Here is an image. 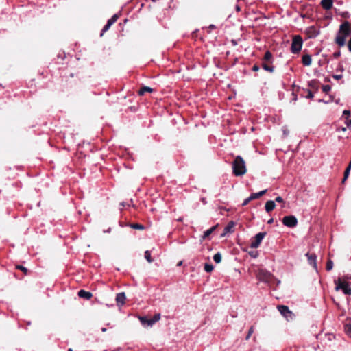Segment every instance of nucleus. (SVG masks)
I'll use <instances>...</instances> for the list:
<instances>
[{
    "instance_id": "f257e3e1",
    "label": "nucleus",
    "mask_w": 351,
    "mask_h": 351,
    "mask_svg": "<svg viewBox=\"0 0 351 351\" xmlns=\"http://www.w3.org/2000/svg\"><path fill=\"white\" fill-rule=\"evenodd\" d=\"M351 34V27L350 23L347 21H344L339 27V29L335 38L336 43L343 47L346 44V38Z\"/></svg>"
},
{
    "instance_id": "f03ea898",
    "label": "nucleus",
    "mask_w": 351,
    "mask_h": 351,
    "mask_svg": "<svg viewBox=\"0 0 351 351\" xmlns=\"http://www.w3.org/2000/svg\"><path fill=\"white\" fill-rule=\"evenodd\" d=\"M247 171L245 162L241 156H237L232 162V173L235 176H242Z\"/></svg>"
},
{
    "instance_id": "7ed1b4c3",
    "label": "nucleus",
    "mask_w": 351,
    "mask_h": 351,
    "mask_svg": "<svg viewBox=\"0 0 351 351\" xmlns=\"http://www.w3.org/2000/svg\"><path fill=\"white\" fill-rule=\"evenodd\" d=\"M303 45V40L300 36H293L291 45V51L293 53H298L300 51Z\"/></svg>"
},
{
    "instance_id": "20e7f679",
    "label": "nucleus",
    "mask_w": 351,
    "mask_h": 351,
    "mask_svg": "<svg viewBox=\"0 0 351 351\" xmlns=\"http://www.w3.org/2000/svg\"><path fill=\"white\" fill-rule=\"evenodd\" d=\"M139 319L143 325H147L148 326H152L156 322L160 320V314L156 313L151 319H147L146 317H141Z\"/></svg>"
},
{
    "instance_id": "39448f33",
    "label": "nucleus",
    "mask_w": 351,
    "mask_h": 351,
    "mask_svg": "<svg viewBox=\"0 0 351 351\" xmlns=\"http://www.w3.org/2000/svg\"><path fill=\"white\" fill-rule=\"evenodd\" d=\"M282 221L283 225L289 228H294L298 224V219L294 215L285 216Z\"/></svg>"
},
{
    "instance_id": "423d86ee",
    "label": "nucleus",
    "mask_w": 351,
    "mask_h": 351,
    "mask_svg": "<svg viewBox=\"0 0 351 351\" xmlns=\"http://www.w3.org/2000/svg\"><path fill=\"white\" fill-rule=\"evenodd\" d=\"M265 235V232H258V234H256L251 241L250 247L257 248L260 245L261 243L262 242Z\"/></svg>"
},
{
    "instance_id": "0eeeda50",
    "label": "nucleus",
    "mask_w": 351,
    "mask_h": 351,
    "mask_svg": "<svg viewBox=\"0 0 351 351\" xmlns=\"http://www.w3.org/2000/svg\"><path fill=\"white\" fill-rule=\"evenodd\" d=\"M256 276L258 280L265 283L269 282L271 277V273L263 269H258Z\"/></svg>"
},
{
    "instance_id": "6e6552de",
    "label": "nucleus",
    "mask_w": 351,
    "mask_h": 351,
    "mask_svg": "<svg viewBox=\"0 0 351 351\" xmlns=\"http://www.w3.org/2000/svg\"><path fill=\"white\" fill-rule=\"evenodd\" d=\"M278 310L280 313V314L286 318L287 320H290L293 319V314L289 310V307L285 305H278L277 306Z\"/></svg>"
},
{
    "instance_id": "1a4fd4ad",
    "label": "nucleus",
    "mask_w": 351,
    "mask_h": 351,
    "mask_svg": "<svg viewBox=\"0 0 351 351\" xmlns=\"http://www.w3.org/2000/svg\"><path fill=\"white\" fill-rule=\"evenodd\" d=\"M267 192V189H265L263 191H259L258 193H252L247 198H246L243 204H242V206H246L247 204H249V202L252 200H254V199H258L259 197H261V196H263V195H265Z\"/></svg>"
},
{
    "instance_id": "9d476101",
    "label": "nucleus",
    "mask_w": 351,
    "mask_h": 351,
    "mask_svg": "<svg viewBox=\"0 0 351 351\" xmlns=\"http://www.w3.org/2000/svg\"><path fill=\"white\" fill-rule=\"evenodd\" d=\"M305 32L309 38H315L320 34L319 29L314 25L307 27Z\"/></svg>"
},
{
    "instance_id": "9b49d317",
    "label": "nucleus",
    "mask_w": 351,
    "mask_h": 351,
    "mask_svg": "<svg viewBox=\"0 0 351 351\" xmlns=\"http://www.w3.org/2000/svg\"><path fill=\"white\" fill-rule=\"evenodd\" d=\"M118 18H119V16L117 14H115L110 19L108 20L106 24L104 26V27L101 30V36H102L105 32H106L107 30L109 29V28L111 27V25H113L117 21Z\"/></svg>"
},
{
    "instance_id": "f8f14e48",
    "label": "nucleus",
    "mask_w": 351,
    "mask_h": 351,
    "mask_svg": "<svg viewBox=\"0 0 351 351\" xmlns=\"http://www.w3.org/2000/svg\"><path fill=\"white\" fill-rule=\"evenodd\" d=\"M305 256L308 258V263L314 269H317V256L315 254H310L307 252Z\"/></svg>"
},
{
    "instance_id": "ddd939ff",
    "label": "nucleus",
    "mask_w": 351,
    "mask_h": 351,
    "mask_svg": "<svg viewBox=\"0 0 351 351\" xmlns=\"http://www.w3.org/2000/svg\"><path fill=\"white\" fill-rule=\"evenodd\" d=\"M235 223L234 221H230L223 229V232L221 234V237H224L226 234L233 232V228Z\"/></svg>"
},
{
    "instance_id": "4468645a",
    "label": "nucleus",
    "mask_w": 351,
    "mask_h": 351,
    "mask_svg": "<svg viewBox=\"0 0 351 351\" xmlns=\"http://www.w3.org/2000/svg\"><path fill=\"white\" fill-rule=\"evenodd\" d=\"M320 4L324 10H328L332 8L333 0H322Z\"/></svg>"
},
{
    "instance_id": "2eb2a0df",
    "label": "nucleus",
    "mask_w": 351,
    "mask_h": 351,
    "mask_svg": "<svg viewBox=\"0 0 351 351\" xmlns=\"http://www.w3.org/2000/svg\"><path fill=\"white\" fill-rule=\"evenodd\" d=\"M347 281L343 278H339L337 280H335L334 283L335 285V290L339 291L343 288V286Z\"/></svg>"
},
{
    "instance_id": "dca6fc26",
    "label": "nucleus",
    "mask_w": 351,
    "mask_h": 351,
    "mask_svg": "<svg viewBox=\"0 0 351 351\" xmlns=\"http://www.w3.org/2000/svg\"><path fill=\"white\" fill-rule=\"evenodd\" d=\"M78 296L81 298H85L86 300H90L92 298L93 294L89 291H86L85 290L81 289L78 291Z\"/></svg>"
},
{
    "instance_id": "f3484780",
    "label": "nucleus",
    "mask_w": 351,
    "mask_h": 351,
    "mask_svg": "<svg viewBox=\"0 0 351 351\" xmlns=\"http://www.w3.org/2000/svg\"><path fill=\"white\" fill-rule=\"evenodd\" d=\"M126 297L124 292L119 293L116 296V301L118 304L123 305L125 303Z\"/></svg>"
},
{
    "instance_id": "a211bd4d",
    "label": "nucleus",
    "mask_w": 351,
    "mask_h": 351,
    "mask_svg": "<svg viewBox=\"0 0 351 351\" xmlns=\"http://www.w3.org/2000/svg\"><path fill=\"white\" fill-rule=\"evenodd\" d=\"M275 206H276L275 202L273 200H269L265 203V210L267 213H269L275 208Z\"/></svg>"
},
{
    "instance_id": "6ab92c4d",
    "label": "nucleus",
    "mask_w": 351,
    "mask_h": 351,
    "mask_svg": "<svg viewBox=\"0 0 351 351\" xmlns=\"http://www.w3.org/2000/svg\"><path fill=\"white\" fill-rule=\"evenodd\" d=\"M312 62L311 56L308 54L304 55L302 58V62L304 66L311 65Z\"/></svg>"
},
{
    "instance_id": "aec40b11",
    "label": "nucleus",
    "mask_w": 351,
    "mask_h": 351,
    "mask_svg": "<svg viewBox=\"0 0 351 351\" xmlns=\"http://www.w3.org/2000/svg\"><path fill=\"white\" fill-rule=\"evenodd\" d=\"M217 226V225L211 227L210 228H209L208 230H206L204 232V234L202 235V239L203 240H204L207 237H208L215 231V230L216 229Z\"/></svg>"
},
{
    "instance_id": "412c9836",
    "label": "nucleus",
    "mask_w": 351,
    "mask_h": 351,
    "mask_svg": "<svg viewBox=\"0 0 351 351\" xmlns=\"http://www.w3.org/2000/svg\"><path fill=\"white\" fill-rule=\"evenodd\" d=\"M154 89L149 86H143L138 90L139 95H143L145 93H152Z\"/></svg>"
},
{
    "instance_id": "4be33fe9",
    "label": "nucleus",
    "mask_w": 351,
    "mask_h": 351,
    "mask_svg": "<svg viewBox=\"0 0 351 351\" xmlns=\"http://www.w3.org/2000/svg\"><path fill=\"white\" fill-rule=\"evenodd\" d=\"M348 282H346L341 289L344 294L350 295H351V287H349Z\"/></svg>"
},
{
    "instance_id": "5701e85b",
    "label": "nucleus",
    "mask_w": 351,
    "mask_h": 351,
    "mask_svg": "<svg viewBox=\"0 0 351 351\" xmlns=\"http://www.w3.org/2000/svg\"><path fill=\"white\" fill-rule=\"evenodd\" d=\"M351 170V161L350 162L348 166L346 167L345 171H344V177L343 178L342 182L344 183L345 181L347 180V178L349 176L350 172Z\"/></svg>"
},
{
    "instance_id": "b1692460",
    "label": "nucleus",
    "mask_w": 351,
    "mask_h": 351,
    "mask_svg": "<svg viewBox=\"0 0 351 351\" xmlns=\"http://www.w3.org/2000/svg\"><path fill=\"white\" fill-rule=\"evenodd\" d=\"M262 68L266 71H269L270 73H273L274 71V66H269L267 64L263 62L262 63Z\"/></svg>"
},
{
    "instance_id": "393cba45",
    "label": "nucleus",
    "mask_w": 351,
    "mask_h": 351,
    "mask_svg": "<svg viewBox=\"0 0 351 351\" xmlns=\"http://www.w3.org/2000/svg\"><path fill=\"white\" fill-rule=\"evenodd\" d=\"M263 60L265 61L271 62V60H272V54L269 51H267L265 53Z\"/></svg>"
},
{
    "instance_id": "a878e982",
    "label": "nucleus",
    "mask_w": 351,
    "mask_h": 351,
    "mask_svg": "<svg viewBox=\"0 0 351 351\" xmlns=\"http://www.w3.org/2000/svg\"><path fill=\"white\" fill-rule=\"evenodd\" d=\"M213 260L216 263H219L221 261V254L219 252L216 253L213 256Z\"/></svg>"
},
{
    "instance_id": "bb28decb",
    "label": "nucleus",
    "mask_w": 351,
    "mask_h": 351,
    "mask_svg": "<svg viewBox=\"0 0 351 351\" xmlns=\"http://www.w3.org/2000/svg\"><path fill=\"white\" fill-rule=\"evenodd\" d=\"M213 269H214V267L211 264L206 263L204 265V271H206L207 273L211 272L213 270Z\"/></svg>"
},
{
    "instance_id": "cd10ccee",
    "label": "nucleus",
    "mask_w": 351,
    "mask_h": 351,
    "mask_svg": "<svg viewBox=\"0 0 351 351\" xmlns=\"http://www.w3.org/2000/svg\"><path fill=\"white\" fill-rule=\"evenodd\" d=\"M145 258L149 262L152 263L153 261V259L151 257V253L149 250H146L145 252Z\"/></svg>"
},
{
    "instance_id": "c85d7f7f",
    "label": "nucleus",
    "mask_w": 351,
    "mask_h": 351,
    "mask_svg": "<svg viewBox=\"0 0 351 351\" xmlns=\"http://www.w3.org/2000/svg\"><path fill=\"white\" fill-rule=\"evenodd\" d=\"M333 268V262L332 260H328L326 263V269L327 271H330Z\"/></svg>"
},
{
    "instance_id": "c756f323",
    "label": "nucleus",
    "mask_w": 351,
    "mask_h": 351,
    "mask_svg": "<svg viewBox=\"0 0 351 351\" xmlns=\"http://www.w3.org/2000/svg\"><path fill=\"white\" fill-rule=\"evenodd\" d=\"M131 227L136 230H143L145 228L140 223H134L131 225Z\"/></svg>"
},
{
    "instance_id": "7c9ffc66",
    "label": "nucleus",
    "mask_w": 351,
    "mask_h": 351,
    "mask_svg": "<svg viewBox=\"0 0 351 351\" xmlns=\"http://www.w3.org/2000/svg\"><path fill=\"white\" fill-rule=\"evenodd\" d=\"M16 269L22 271L25 275L27 274V269L23 265H18L16 266Z\"/></svg>"
},
{
    "instance_id": "2f4dec72",
    "label": "nucleus",
    "mask_w": 351,
    "mask_h": 351,
    "mask_svg": "<svg viewBox=\"0 0 351 351\" xmlns=\"http://www.w3.org/2000/svg\"><path fill=\"white\" fill-rule=\"evenodd\" d=\"M253 332H254V326H251L249 329L247 335H246L245 339L248 340L250 338V337Z\"/></svg>"
},
{
    "instance_id": "473e14b6",
    "label": "nucleus",
    "mask_w": 351,
    "mask_h": 351,
    "mask_svg": "<svg viewBox=\"0 0 351 351\" xmlns=\"http://www.w3.org/2000/svg\"><path fill=\"white\" fill-rule=\"evenodd\" d=\"M331 90V87L330 85H324L322 86V91L324 93H327L328 92H329L330 90Z\"/></svg>"
},
{
    "instance_id": "72a5a7b5",
    "label": "nucleus",
    "mask_w": 351,
    "mask_h": 351,
    "mask_svg": "<svg viewBox=\"0 0 351 351\" xmlns=\"http://www.w3.org/2000/svg\"><path fill=\"white\" fill-rule=\"evenodd\" d=\"M346 332L348 335V336L351 337V325H347L346 326Z\"/></svg>"
},
{
    "instance_id": "f704fd0d",
    "label": "nucleus",
    "mask_w": 351,
    "mask_h": 351,
    "mask_svg": "<svg viewBox=\"0 0 351 351\" xmlns=\"http://www.w3.org/2000/svg\"><path fill=\"white\" fill-rule=\"evenodd\" d=\"M313 97H314V95H313V92L310 90H308V95L306 96V97L308 99H313Z\"/></svg>"
},
{
    "instance_id": "c9c22d12",
    "label": "nucleus",
    "mask_w": 351,
    "mask_h": 351,
    "mask_svg": "<svg viewBox=\"0 0 351 351\" xmlns=\"http://www.w3.org/2000/svg\"><path fill=\"white\" fill-rule=\"evenodd\" d=\"M274 202H278V203H283L284 202V200L283 199L280 197V196H278L276 199H275V201Z\"/></svg>"
},
{
    "instance_id": "e433bc0d",
    "label": "nucleus",
    "mask_w": 351,
    "mask_h": 351,
    "mask_svg": "<svg viewBox=\"0 0 351 351\" xmlns=\"http://www.w3.org/2000/svg\"><path fill=\"white\" fill-rule=\"evenodd\" d=\"M345 123L348 127L351 126V119H348V117H346Z\"/></svg>"
},
{
    "instance_id": "4c0bfd02",
    "label": "nucleus",
    "mask_w": 351,
    "mask_h": 351,
    "mask_svg": "<svg viewBox=\"0 0 351 351\" xmlns=\"http://www.w3.org/2000/svg\"><path fill=\"white\" fill-rule=\"evenodd\" d=\"M252 71H258L259 70V66L256 64H254L253 66H252Z\"/></svg>"
},
{
    "instance_id": "58836bf2",
    "label": "nucleus",
    "mask_w": 351,
    "mask_h": 351,
    "mask_svg": "<svg viewBox=\"0 0 351 351\" xmlns=\"http://www.w3.org/2000/svg\"><path fill=\"white\" fill-rule=\"evenodd\" d=\"M348 47L349 51L351 52V38H350L348 43Z\"/></svg>"
},
{
    "instance_id": "ea45409f",
    "label": "nucleus",
    "mask_w": 351,
    "mask_h": 351,
    "mask_svg": "<svg viewBox=\"0 0 351 351\" xmlns=\"http://www.w3.org/2000/svg\"><path fill=\"white\" fill-rule=\"evenodd\" d=\"M333 77L336 80H339L342 77V75H334Z\"/></svg>"
},
{
    "instance_id": "a19ab883",
    "label": "nucleus",
    "mask_w": 351,
    "mask_h": 351,
    "mask_svg": "<svg viewBox=\"0 0 351 351\" xmlns=\"http://www.w3.org/2000/svg\"><path fill=\"white\" fill-rule=\"evenodd\" d=\"M283 133L285 136H287L289 133V131L286 128H283Z\"/></svg>"
},
{
    "instance_id": "79ce46f5",
    "label": "nucleus",
    "mask_w": 351,
    "mask_h": 351,
    "mask_svg": "<svg viewBox=\"0 0 351 351\" xmlns=\"http://www.w3.org/2000/svg\"><path fill=\"white\" fill-rule=\"evenodd\" d=\"M343 114H344V115H348V116H349V115H350V111H348V110H344V111H343Z\"/></svg>"
},
{
    "instance_id": "37998d69",
    "label": "nucleus",
    "mask_w": 351,
    "mask_h": 351,
    "mask_svg": "<svg viewBox=\"0 0 351 351\" xmlns=\"http://www.w3.org/2000/svg\"><path fill=\"white\" fill-rule=\"evenodd\" d=\"M273 222H274V219L271 218L269 220H268L267 223L271 224V223H273Z\"/></svg>"
},
{
    "instance_id": "c03bdc74",
    "label": "nucleus",
    "mask_w": 351,
    "mask_h": 351,
    "mask_svg": "<svg viewBox=\"0 0 351 351\" xmlns=\"http://www.w3.org/2000/svg\"><path fill=\"white\" fill-rule=\"evenodd\" d=\"M319 102H324L325 104H328L330 102V101H326V100H324V99H320L319 100Z\"/></svg>"
},
{
    "instance_id": "a18cd8bd",
    "label": "nucleus",
    "mask_w": 351,
    "mask_h": 351,
    "mask_svg": "<svg viewBox=\"0 0 351 351\" xmlns=\"http://www.w3.org/2000/svg\"><path fill=\"white\" fill-rule=\"evenodd\" d=\"M343 278L347 281V280H349V279L351 280V276H343Z\"/></svg>"
},
{
    "instance_id": "49530a36",
    "label": "nucleus",
    "mask_w": 351,
    "mask_h": 351,
    "mask_svg": "<svg viewBox=\"0 0 351 351\" xmlns=\"http://www.w3.org/2000/svg\"><path fill=\"white\" fill-rule=\"evenodd\" d=\"M209 28H210V29H215V28H216V26H215V25H213V24H212V25H209Z\"/></svg>"
},
{
    "instance_id": "de8ad7c7",
    "label": "nucleus",
    "mask_w": 351,
    "mask_h": 351,
    "mask_svg": "<svg viewBox=\"0 0 351 351\" xmlns=\"http://www.w3.org/2000/svg\"><path fill=\"white\" fill-rule=\"evenodd\" d=\"M110 231H111V228H109L108 230H104V232H108L109 233V232H110Z\"/></svg>"
},
{
    "instance_id": "09e8293b",
    "label": "nucleus",
    "mask_w": 351,
    "mask_h": 351,
    "mask_svg": "<svg viewBox=\"0 0 351 351\" xmlns=\"http://www.w3.org/2000/svg\"><path fill=\"white\" fill-rule=\"evenodd\" d=\"M101 332H105L106 331V328H101Z\"/></svg>"
},
{
    "instance_id": "8fccbe9b",
    "label": "nucleus",
    "mask_w": 351,
    "mask_h": 351,
    "mask_svg": "<svg viewBox=\"0 0 351 351\" xmlns=\"http://www.w3.org/2000/svg\"><path fill=\"white\" fill-rule=\"evenodd\" d=\"M121 205L122 206H125V203H124V202H121Z\"/></svg>"
},
{
    "instance_id": "3c124183",
    "label": "nucleus",
    "mask_w": 351,
    "mask_h": 351,
    "mask_svg": "<svg viewBox=\"0 0 351 351\" xmlns=\"http://www.w3.org/2000/svg\"><path fill=\"white\" fill-rule=\"evenodd\" d=\"M237 11H239V10H240V8H239V6H237Z\"/></svg>"
},
{
    "instance_id": "603ef678",
    "label": "nucleus",
    "mask_w": 351,
    "mask_h": 351,
    "mask_svg": "<svg viewBox=\"0 0 351 351\" xmlns=\"http://www.w3.org/2000/svg\"><path fill=\"white\" fill-rule=\"evenodd\" d=\"M68 351H73V349L72 348H69Z\"/></svg>"
},
{
    "instance_id": "864d4df0",
    "label": "nucleus",
    "mask_w": 351,
    "mask_h": 351,
    "mask_svg": "<svg viewBox=\"0 0 351 351\" xmlns=\"http://www.w3.org/2000/svg\"><path fill=\"white\" fill-rule=\"evenodd\" d=\"M182 218L178 219V221H182Z\"/></svg>"
},
{
    "instance_id": "5fc2aeb1",
    "label": "nucleus",
    "mask_w": 351,
    "mask_h": 351,
    "mask_svg": "<svg viewBox=\"0 0 351 351\" xmlns=\"http://www.w3.org/2000/svg\"><path fill=\"white\" fill-rule=\"evenodd\" d=\"M181 264H182V262H180V263H178V265H181Z\"/></svg>"
}]
</instances>
